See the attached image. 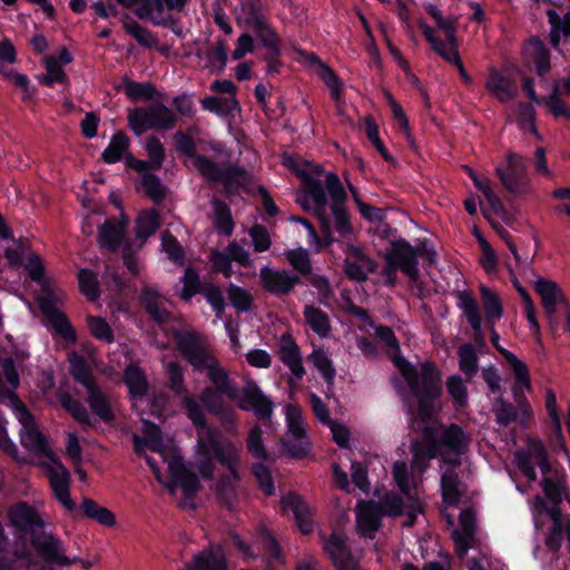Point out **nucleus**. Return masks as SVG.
<instances>
[{
	"label": "nucleus",
	"instance_id": "e2e57ef3",
	"mask_svg": "<svg viewBox=\"0 0 570 570\" xmlns=\"http://www.w3.org/2000/svg\"><path fill=\"white\" fill-rule=\"evenodd\" d=\"M46 75L40 78V82L45 86H52L55 82L63 83L67 80L61 65L53 56L45 57Z\"/></svg>",
	"mask_w": 570,
	"mask_h": 570
},
{
	"label": "nucleus",
	"instance_id": "423d86ee",
	"mask_svg": "<svg viewBox=\"0 0 570 570\" xmlns=\"http://www.w3.org/2000/svg\"><path fill=\"white\" fill-rule=\"evenodd\" d=\"M174 340L181 356L196 370H203L216 357L207 338L197 332H175Z\"/></svg>",
	"mask_w": 570,
	"mask_h": 570
},
{
	"label": "nucleus",
	"instance_id": "a18cd8bd",
	"mask_svg": "<svg viewBox=\"0 0 570 570\" xmlns=\"http://www.w3.org/2000/svg\"><path fill=\"white\" fill-rule=\"evenodd\" d=\"M70 374L75 381L86 387V390L97 384L92 370L82 356H72L70 360Z\"/></svg>",
	"mask_w": 570,
	"mask_h": 570
},
{
	"label": "nucleus",
	"instance_id": "f3484780",
	"mask_svg": "<svg viewBox=\"0 0 570 570\" xmlns=\"http://www.w3.org/2000/svg\"><path fill=\"white\" fill-rule=\"evenodd\" d=\"M203 370L206 371V376L212 383L210 387L223 393L230 401L238 400L240 390L230 379L228 371L222 366L217 357L203 367Z\"/></svg>",
	"mask_w": 570,
	"mask_h": 570
},
{
	"label": "nucleus",
	"instance_id": "20e7f679",
	"mask_svg": "<svg viewBox=\"0 0 570 570\" xmlns=\"http://www.w3.org/2000/svg\"><path fill=\"white\" fill-rule=\"evenodd\" d=\"M197 449L202 455L213 453L217 462L234 476L236 471H240L242 448L229 440H219L214 429L208 428L205 435L198 438Z\"/></svg>",
	"mask_w": 570,
	"mask_h": 570
},
{
	"label": "nucleus",
	"instance_id": "c756f323",
	"mask_svg": "<svg viewBox=\"0 0 570 570\" xmlns=\"http://www.w3.org/2000/svg\"><path fill=\"white\" fill-rule=\"evenodd\" d=\"M87 393V402L92 413L106 423L112 422L115 420V413L111 409L110 394L102 391L98 384L90 386Z\"/></svg>",
	"mask_w": 570,
	"mask_h": 570
},
{
	"label": "nucleus",
	"instance_id": "dca6fc26",
	"mask_svg": "<svg viewBox=\"0 0 570 570\" xmlns=\"http://www.w3.org/2000/svg\"><path fill=\"white\" fill-rule=\"evenodd\" d=\"M382 505L376 501H360L356 505V527L361 535L373 539L382 525Z\"/></svg>",
	"mask_w": 570,
	"mask_h": 570
},
{
	"label": "nucleus",
	"instance_id": "393cba45",
	"mask_svg": "<svg viewBox=\"0 0 570 570\" xmlns=\"http://www.w3.org/2000/svg\"><path fill=\"white\" fill-rule=\"evenodd\" d=\"M127 223V219L118 220L115 217L106 219L99 228V245L110 252H116L124 240Z\"/></svg>",
	"mask_w": 570,
	"mask_h": 570
},
{
	"label": "nucleus",
	"instance_id": "4d7b16f0",
	"mask_svg": "<svg viewBox=\"0 0 570 570\" xmlns=\"http://www.w3.org/2000/svg\"><path fill=\"white\" fill-rule=\"evenodd\" d=\"M62 407L79 423L91 426L90 415L85 405L68 393L60 395Z\"/></svg>",
	"mask_w": 570,
	"mask_h": 570
},
{
	"label": "nucleus",
	"instance_id": "1a4fd4ad",
	"mask_svg": "<svg viewBox=\"0 0 570 570\" xmlns=\"http://www.w3.org/2000/svg\"><path fill=\"white\" fill-rule=\"evenodd\" d=\"M49 460L50 462L42 463V468L46 470L50 488L62 507L73 513L77 511V505L70 497V473L57 455Z\"/></svg>",
	"mask_w": 570,
	"mask_h": 570
},
{
	"label": "nucleus",
	"instance_id": "37998d69",
	"mask_svg": "<svg viewBox=\"0 0 570 570\" xmlns=\"http://www.w3.org/2000/svg\"><path fill=\"white\" fill-rule=\"evenodd\" d=\"M122 27L142 47L154 48L158 43V39L149 29L131 19L128 14H125Z\"/></svg>",
	"mask_w": 570,
	"mask_h": 570
},
{
	"label": "nucleus",
	"instance_id": "0e129e2a",
	"mask_svg": "<svg viewBox=\"0 0 570 570\" xmlns=\"http://www.w3.org/2000/svg\"><path fill=\"white\" fill-rule=\"evenodd\" d=\"M308 360L321 372L326 383L328 385H332L334 382L336 371L332 364V361L328 358L327 354L323 350L318 348L313 351V353L308 355Z\"/></svg>",
	"mask_w": 570,
	"mask_h": 570
},
{
	"label": "nucleus",
	"instance_id": "a878e982",
	"mask_svg": "<svg viewBox=\"0 0 570 570\" xmlns=\"http://www.w3.org/2000/svg\"><path fill=\"white\" fill-rule=\"evenodd\" d=\"M485 88L500 101L508 102L518 94L515 82L495 69H491Z\"/></svg>",
	"mask_w": 570,
	"mask_h": 570
},
{
	"label": "nucleus",
	"instance_id": "b1692460",
	"mask_svg": "<svg viewBox=\"0 0 570 570\" xmlns=\"http://www.w3.org/2000/svg\"><path fill=\"white\" fill-rule=\"evenodd\" d=\"M281 505L283 510H292L302 533L308 534L313 531L312 510L299 495L289 493L281 500Z\"/></svg>",
	"mask_w": 570,
	"mask_h": 570
},
{
	"label": "nucleus",
	"instance_id": "bb28decb",
	"mask_svg": "<svg viewBox=\"0 0 570 570\" xmlns=\"http://www.w3.org/2000/svg\"><path fill=\"white\" fill-rule=\"evenodd\" d=\"M535 292L541 297L542 306L547 314L552 315L557 311V304L558 303H564L566 305V298L558 286V284L553 281L538 277V279L534 283ZM569 306H567L568 308Z\"/></svg>",
	"mask_w": 570,
	"mask_h": 570
},
{
	"label": "nucleus",
	"instance_id": "58836bf2",
	"mask_svg": "<svg viewBox=\"0 0 570 570\" xmlns=\"http://www.w3.org/2000/svg\"><path fill=\"white\" fill-rule=\"evenodd\" d=\"M561 85L556 81L552 87V91L548 97L541 98V105H544L548 112L551 114L556 119L563 118L570 121V107L562 99Z\"/></svg>",
	"mask_w": 570,
	"mask_h": 570
},
{
	"label": "nucleus",
	"instance_id": "9d476101",
	"mask_svg": "<svg viewBox=\"0 0 570 570\" xmlns=\"http://www.w3.org/2000/svg\"><path fill=\"white\" fill-rule=\"evenodd\" d=\"M259 282L262 288L277 297L291 295L302 278L288 269H276L263 266L259 269Z\"/></svg>",
	"mask_w": 570,
	"mask_h": 570
},
{
	"label": "nucleus",
	"instance_id": "774afa93",
	"mask_svg": "<svg viewBox=\"0 0 570 570\" xmlns=\"http://www.w3.org/2000/svg\"><path fill=\"white\" fill-rule=\"evenodd\" d=\"M168 389L176 395H184L187 392L184 380V370L177 362H169L167 364Z\"/></svg>",
	"mask_w": 570,
	"mask_h": 570
},
{
	"label": "nucleus",
	"instance_id": "6e6552de",
	"mask_svg": "<svg viewBox=\"0 0 570 570\" xmlns=\"http://www.w3.org/2000/svg\"><path fill=\"white\" fill-rule=\"evenodd\" d=\"M286 420L288 430L283 439V445L292 458L302 459L308 453V441L301 409L287 405Z\"/></svg>",
	"mask_w": 570,
	"mask_h": 570
},
{
	"label": "nucleus",
	"instance_id": "f704fd0d",
	"mask_svg": "<svg viewBox=\"0 0 570 570\" xmlns=\"http://www.w3.org/2000/svg\"><path fill=\"white\" fill-rule=\"evenodd\" d=\"M460 307L463 311L469 324L474 331L475 338L482 337L481 330V314L475 298L472 296L471 292L463 291L460 292L459 295Z\"/></svg>",
	"mask_w": 570,
	"mask_h": 570
},
{
	"label": "nucleus",
	"instance_id": "9b49d317",
	"mask_svg": "<svg viewBox=\"0 0 570 570\" xmlns=\"http://www.w3.org/2000/svg\"><path fill=\"white\" fill-rule=\"evenodd\" d=\"M236 400V405L243 411H252L262 421H269L273 414V402L266 396L254 381H247Z\"/></svg>",
	"mask_w": 570,
	"mask_h": 570
},
{
	"label": "nucleus",
	"instance_id": "052dcab7",
	"mask_svg": "<svg viewBox=\"0 0 570 570\" xmlns=\"http://www.w3.org/2000/svg\"><path fill=\"white\" fill-rule=\"evenodd\" d=\"M428 13L434 19L436 26L444 31L445 38L456 37V29L459 20L454 16L443 17L441 10L435 4L426 7Z\"/></svg>",
	"mask_w": 570,
	"mask_h": 570
},
{
	"label": "nucleus",
	"instance_id": "e433bc0d",
	"mask_svg": "<svg viewBox=\"0 0 570 570\" xmlns=\"http://www.w3.org/2000/svg\"><path fill=\"white\" fill-rule=\"evenodd\" d=\"M412 461L411 468L413 471L422 474L429 468L430 460L434 459L438 454V449L433 445L423 443L420 440H414L411 443Z\"/></svg>",
	"mask_w": 570,
	"mask_h": 570
},
{
	"label": "nucleus",
	"instance_id": "13d9d810",
	"mask_svg": "<svg viewBox=\"0 0 570 570\" xmlns=\"http://www.w3.org/2000/svg\"><path fill=\"white\" fill-rule=\"evenodd\" d=\"M78 282L80 292L91 302L100 296L99 282L97 275L87 268L80 269L78 273Z\"/></svg>",
	"mask_w": 570,
	"mask_h": 570
},
{
	"label": "nucleus",
	"instance_id": "5701e85b",
	"mask_svg": "<svg viewBox=\"0 0 570 570\" xmlns=\"http://www.w3.org/2000/svg\"><path fill=\"white\" fill-rule=\"evenodd\" d=\"M39 307L55 331L67 341L76 340V332L67 316L48 297L39 298Z\"/></svg>",
	"mask_w": 570,
	"mask_h": 570
},
{
	"label": "nucleus",
	"instance_id": "de8ad7c7",
	"mask_svg": "<svg viewBox=\"0 0 570 570\" xmlns=\"http://www.w3.org/2000/svg\"><path fill=\"white\" fill-rule=\"evenodd\" d=\"M200 104L205 110L218 115H228L235 110L240 109L239 101L236 97L223 98L216 96H207L200 100Z\"/></svg>",
	"mask_w": 570,
	"mask_h": 570
},
{
	"label": "nucleus",
	"instance_id": "4c0bfd02",
	"mask_svg": "<svg viewBox=\"0 0 570 570\" xmlns=\"http://www.w3.org/2000/svg\"><path fill=\"white\" fill-rule=\"evenodd\" d=\"M470 439L458 424L444 428L440 435V445L448 448L456 454H461L468 446Z\"/></svg>",
	"mask_w": 570,
	"mask_h": 570
},
{
	"label": "nucleus",
	"instance_id": "338daca9",
	"mask_svg": "<svg viewBox=\"0 0 570 570\" xmlns=\"http://www.w3.org/2000/svg\"><path fill=\"white\" fill-rule=\"evenodd\" d=\"M125 94L131 100H151L156 94V87L151 82L125 81Z\"/></svg>",
	"mask_w": 570,
	"mask_h": 570
},
{
	"label": "nucleus",
	"instance_id": "c03bdc74",
	"mask_svg": "<svg viewBox=\"0 0 570 570\" xmlns=\"http://www.w3.org/2000/svg\"><path fill=\"white\" fill-rule=\"evenodd\" d=\"M547 512L552 521V527L546 538V546L552 551H558L562 544V533L563 530L566 531V524H563L560 507H551Z\"/></svg>",
	"mask_w": 570,
	"mask_h": 570
},
{
	"label": "nucleus",
	"instance_id": "a211bd4d",
	"mask_svg": "<svg viewBox=\"0 0 570 570\" xmlns=\"http://www.w3.org/2000/svg\"><path fill=\"white\" fill-rule=\"evenodd\" d=\"M181 570H228L227 559L219 544H209L186 562Z\"/></svg>",
	"mask_w": 570,
	"mask_h": 570
},
{
	"label": "nucleus",
	"instance_id": "6e6d98bb",
	"mask_svg": "<svg viewBox=\"0 0 570 570\" xmlns=\"http://www.w3.org/2000/svg\"><path fill=\"white\" fill-rule=\"evenodd\" d=\"M469 176L472 178L474 186L484 195L490 207L499 213L503 210V204L501 199L495 195L491 188V181L488 178L479 177L470 167L465 166Z\"/></svg>",
	"mask_w": 570,
	"mask_h": 570
},
{
	"label": "nucleus",
	"instance_id": "603ef678",
	"mask_svg": "<svg viewBox=\"0 0 570 570\" xmlns=\"http://www.w3.org/2000/svg\"><path fill=\"white\" fill-rule=\"evenodd\" d=\"M174 140H175L177 150L181 155L190 158L193 160V165H194L195 169L199 173L198 158H203V159H209V158L196 153V144H195L194 138L190 135H188L187 132L177 131L174 135Z\"/></svg>",
	"mask_w": 570,
	"mask_h": 570
},
{
	"label": "nucleus",
	"instance_id": "ddd939ff",
	"mask_svg": "<svg viewBox=\"0 0 570 570\" xmlns=\"http://www.w3.org/2000/svg\"><path fill=\"white\" fill-rule=\"evenodd\" d=\"M168 469L173 479V483L167 485L169 492L175 493L176 487L179 485L185 498L183 504L194 509V497L202 489L197 475L188 470L179 459H174L169 463Z\"/></svg>",
	"mask_w": 570,
	"mask_h": 570
},
{
	"label": "nucleus",
	"instance_id": "680f3d73",
	"mask_svg": "<svg viewBox=\"0 0 570 570\" xmlns=\"http://www.w3.org/2000/svg\"><path fill=\"white\" fill-rule=\"evenodd\" d=\"M445 386L453 403L458 407H465L468 405V389L461 376H449L445 381Z\"/></svg>",
	"mask_w": 570,
	"mask_h": 570
},
{
	"label": "nucleus",
	"instance_id": "f03ea898",
	"mask_svg": "<svg viewBox=\"0 0 570 570\" xmlns=\"http://www.w3.org/2000/svg\"><path fill=\"white\" fill-rule=\"evenodd\" d=\"M393 363L417 402V419L422 423L431 422L440 411L436 402L443 393L441 371L433 362H422L415 366L401 355H395Z\"/></svg>",
	"mask_w": 570,
	"mask_h": 570
},
{
	"label": "nucleus",
	"instance_id": "f257e3e1",
	"mask_svg": "<svg viewBox=\"0 0 570 570\" xmlns=\"http://www.w3.org/2000/svg\"><path fill=\"white\" fill-rule=\"evenodd\" d=\"M8 518L12 527L21 532H30V543L37 554L49 566L69 567L81 564L88 569L92 563L79 557H68L65 551L63 542L51 532L36 530L43 528V521L38 512L26 502L11 507L8 511Z\"/></svg>",
	"mask_w": 570,
	"mask_h": 570
},
{
	"label": "nucleus",
	"instance_id": "473e14b6",
	"mask_svg": "<svg viewBox=\"0 0 570 570\" xmlns=\"http://www.w3.org/2000/svg\"><path fill=\"white\" fill-rule=\"evenodd\" d=\"M441 490L443 502L448 505H456L464 494L459 474L453 469H448L441 476Z\"/></svg>",
	"mask_w": 570,
	"mask_h": 570
},
{
	"label": "nucleus",
	"instance_id": "7ed1b4c3",
	"mask_svg": "<svg viewBox=\"0 0 570 570\" xmlns=\"http://www.w3.org/2000/svg\"><path fill=\"white\" fill-rule=\"evenodd\" d=\"M127 119L129 128L137 136L150 129L169 130L177 122L175 112L161 102L131 109Z\"/></svg>",
	"mask_w": 570,
	"mask_h": 570
},
{
	"label": "nucleus",
	"instance_id": "f8f14e48",
	"mask_svg": "<svg viewBox=\"0 0 570 570\" xmlns=\"http://www.w3.org/2000/svg\"><path fill=\"white\" fill-rule=\"evenodd\" d=\"M405 497L407 499L406 503L400 495L387 493L377 503L382 505L383 515L395 518L404 514L403 527H412L416 521L417 514L423 512V505L415 495Z\"/></svg>",
	"mask_w": 570,
	"mask_h": 570
},
{
	"label": "nucleus",
	"instance_id": "7c9ffc66",
	"mask_svg": "<svg viewBox=\"0 0 570 570\" xmlns=\"http://www.w3.org/2000/svg\"><path fill=\"white\" fill-rule=\"evenodd\" d=\"M304 190L312 198L314 203V210L324 227L327 226V197L322 183L311 176L303 179Z\"/></svg>",
	"mask_w": 570,
	"mask_h": 570
},
{
	"label": "nucleus",
	"instance_id": "864d4df0",
	"mask_svg": "<svg viewBox=\"0 0 570 570\" xmlns=\"http://www.w3.org/2000/svg\"><path fill=\"white\" fill-rule=\"evenodd\" d=\"M458 355L461 372L466 376V381H471L479 368L474 347L471 344H463L459 347Z\"/></svg>",
	"mask_w": 570,
	"mask_h": 570
},
{
	"label": "nucleus",
	"instance_id": "4be33fe9",
	"mask_svg": "<svg viewBox=\"0 0 570 570\" xmlns=\"http://www.w3.org/2000/svg\"><path fill=\"white\" fill-rule=\"evenodd\" d=\"M475 533V514L471 509H465L460 513V529L452 533L455 543V552L463 558L472 547Z\"/></svg>",
	"mask_w": 570,
	"mask_h": 570
},
{
	"label": "nucleus",
	"instance_id": "49530a36",
	"mask_svg": "<svg viewBox=\"0 0 570 570\" xmlns=\"http://www.w3.org/2000/svg\"><path fill=\"white\" fill-rule=\"evenodd\" d=\"M284 255L285 259L296 272V275L307 277L312 274L313 265L307 249L299 247L287 250Z\"/></svg>",
	"mask_w": 570,
	"mask_h": 570
},
{
	"label": "nucleus",
	"instance_id": "412c9836",
	"mask_svg": "<svg viewBox=\"0 0 570 570\" xmlns=\"http://www.w3.org/2000/svg\"><path fill=\"white\" fill-rule=\"evenodd\" d=\"M22 429L20 432L21 444L29 451L37 455H45L48 459L53 458L56 454L48 446L45 435L39 431L33 422V417L29 420H21Z\"/></svg>",
	"mask_w": 570,
	"mask_h": 570
},
{
	"label": "nucleus",
	"instance_id": "5fc2aeb1",
	"mask_svg": "<svg viewBox=\"0 0 570 570\" xmlns=\"http://www.w3.org/2000/svg\"><path fill=\"white\" fill-rule=\"evenodd\" d=\"M257 38L266 47L267 52L279 55V38L276 32L269 27L267 20L250 26Z\"/></svg>",
	"mask_w": 570,
	"mask_h": 570
},
{
	"label": "nucleus",
	"instance_id": "69168bd1",
	"mask_svg": "<svg viewBox=\"0 0 570 570\" xmlns=\"http://www.w3.org/2000/svg\"><path fill=\"white\" fill-rule=\"evenodd\" d=\"M181 282L184 286L180 292V298L183 301L189 302L194 295L198 293L200 294L203 291V284L199 281V275L196 269L191 267L185 269Z\"/></svg>",
	"mask_w": 570,
	"mask_h": 570
},
{
	"label": "nucleus",
	"instance_id": "72a5a7b5",
	"mask_svg": "<svg viewBox=\"0 0 570 570\" xmlns=\"http://www.w3.org/2000/svg\"><path fill=\"white\" fill-rule=\"evenodd\" d=\"M210 204L213 206V224L215 228L220 234L230 236L234 232L235 223L229 206L217 197H213Z\"/></svg>",
	"mask_w": 570,
	"mask_h": 570
},
{
	"label": "nucleus",
	"instance_id": "8fccbe9b",
	"mask_svg": "<svg viewBox=\"0 0 570 570\" xmlns=\"http://www.w3.org/2000/svg\"><path fill=\"white\" fill-rule=\"evenodd\" d=\"M125 384L134 396H144L148 391V382L144 372L137 366H128L125 370Z\"/></svg>",
	"mask_w": 570,
	"mask_h": 570
},
{
	"label": "nucleus",
	"instance_id": "0eeeda50",
	"mask_svg": "<svg viewBox=\"0 0 570 570\" xmlns=\"http://www.w3.org/2000/svg\"><path fill=\"white\" fill-rule=\"evenodd\" d=\"M503 187L511 194L524 196L530 193V179L528 177L527 164L522 156L515 153H509L507 156V167L495 169Z\"/></svg>",
	"mask_w": 570,
	"mask_h": 570
},
{
	"label": "nucleus",
	"instance_id": "aec40b11",
	"mask_svg": "<svg viewBox=\"0 0 570 570\" xmlns=\"http://www.w3.org/2000/svg\"><path fill=\"white\" fill-rule=\"evenodd\" d=\"M419 27L425 37L426 41L431 45L433 51H435L443 60L449 63L456 65L460 60L459 42L458 38H445V41L436 37L435 30L425 22H420Z\"/></svg>",
	"mask_w": 570,
	"mask_h": 570
},
{
	"label": "nucleus",
	"instance_id": "2eb2a0df",
	"mask_svg": "<svg viewBox=\"0 0 570 570\" xmlns=\"http://www.w3.org/2000/svg\"><path fill=\"white\" fill-rule=\"evenodd\" d=\"M344 272L346 276L355 282L362 283L367 279L368 274L376 271V263L364 253L361 247L346 244L344 249Z\"/></svg>",
	"mask_w": 570,
	"mask_h": 570
},
{
	"label": "nucleus",
	"instance_id": "ea45409f",
	"mask_svg": "<svg viewBox=\"0 0 570 570\" xmlns=\"http://www.w3.org/2000/svg\"><path fill=\"white\" fill-rule=\"evenodd\" d=\"M81 511L83 517L95 520L101 525L114 527L116 524V515L90 498L82 499Z\"/></svg>",
	"mask_w": 570,
	"mask_h": 570
},
{
	"label": "nucleus",
	"instance_id": "3c124183",
	"mask_svg": "<svg viewBox=\"0 0 570 570\" xmlns=\"http://www.w3.org/2000/svg\"><path fill=\"white\" fill-rule=\"evenodd\" d=\"M159 226L160 222L158 212H144L139 214L138 218L136 219V237L146 239L154 235Z\"/></svg>",
	"mask_w": 570,
	"mask_h": 570
},
{
	"label": "nucleus",
	"instance_id": "c85d7f7f",
	"mask_svg": "<svg viewBox=\"0 0 570 570\" xmlns=\"http://www.w3.org/2000/svg\"><path fill=\"white\" fill-rule=\"evenodd\" d=\"M491 342L494 347L499 351V353L504 357V360L512 367L513 373L515 375L517 384L528 390L531 389V380L530 373L527 364L519 360L512 352L499 346V335L494 330V325L491 326Z\"/></svg>",
	"mask_w": 570,
	"mask_h": 570
},
{
	"label": "nucleus",
	"instance_id": "79ce46f5",
	"mask_svg": "<svg viewBox=\"0 0 570 570\" xmlns=\"http://www.w3.org/2000/svg\"><path fill=\"white\" fill-rule=\"evenodd\" d=\"M480 293L487 323L493 326L494 323L499 321L503 314L501 299L495 292L484 285L480 286Z\"/></svg>",
	"mask_w": 570,
	"mask_h": 570
},
{
	"label": "nucleus",
	"instance_id": "c9c22d12",
	"mask_svg": "<svg viewBox=\"0 0 570 570\" xmlns=\"http://www.w3.org/2000/svg\"><path fill=\"white\" fill-rule=\"evenodd\" d=\"M303 315L306 324L320 337H327L330 335L332 330L331 321L324 311L314 305H306Z\"/></svg>",
	"mask_w": 570,
	"mask_h": 570
},
{
	"label": "nucleus",
	"instance_id": "bf43d9fd",
	"mask_svg": "<svg viewBox=\"0 0 570 570\" xmlns=\"http://www.w3.org/2000/svg\"><path fill=\"white\" fill-rule=\"evenodd\" d=\"M181 405L185 410L187 417L193 422L196 428L205 429L207 431V422L202 405L188 393L181 395Z\"/></svg>",
	"mask_w": 570,
	"mask_h": 570
},
{
	"label": "nucleus",
	"instance_id": "4468645a",
	"mask_svg": "<svg viewBox=\"0 0 570 570\" xmlns=\"http://www.w3.org/2000/svg\"><path fill=\"white\" fill-rule=\"evenodd\" d=\"M384 259L400 268L412 282H417L420 277L419 261L415 258L414 247L409 242L403 238L392 242Z\"/></svg>",
	"mask_w": 570,
	"mask_h": 570
},
{
	"label": "nucleus",
	"instance_id": "2f4dec72",
	"mask_svg": "<svg viewBox=\"0 0 570 570\" xmlns=\"http://www.w3.org/2000/svg\"><path fill=\"white\" fill-rule=\"evenodd\" d=\"M240 481V471L222 474L215 484V492L222 504L232 509L237 499V487Z\"/></svg>",
	"mask_w": 570,
	"mask_h": 570
},
{
	"label": "nucleus",
	"instance_id": "cd10ccee",
	"mask_svg": "<svg viewBox=\"0 0 570 570\" xmlns=\"http://www.w3.org/2000/svg\"><path fill=\"white\" fill-rule=\"evenodd\" d=\"M160 294L151 288L144 287L140 294V303L146 313L158 324H165L170 320V312L164 307V302Z\"/></svg>",
	"mask_w": 570,
	"mask_h": 570
},
{
	"label": "nucleus",
	"instance_id": "09e8293b",
	"mask_svg": "<svg viewBox=\"0 0 570 570\" xmlns=\"http://www.w3.org/2000/svg\"><path fill=\"white\" fill-rule=\"evenodd\" d=\"M324 551L332 560L333 564L352 556L346 540L338 533H332L324 542Z\"/></svg>",
	"mask_w": 570,
	"mask_h": 570
},
{
	"label": "nucleus",
	"instance_id": "a19ab883",
	"mask_svg": "<svg viewBox=\"0 0 570 570\" xmlns=\"http://www.w3.org/2000/svg\"><path fill=\"white\" fill-rule=\"evenodd\" d=\"M130 140L124 131H117L112 135L107 148L102 151L101 158L106 164H115L128 154Z\"/></svg>",
	"mask_w": 570,
	"mask_h": 570
},
{
	"label": "nucleus",
	"instance_id": "6ab92c4d",
	"mask_svg": "<svg viewBox=\"0 0 570 570\" xmlns=\"http://www.w3.org/2000/svg\"><path fill=\"white\" fill-rule=\"evenodd\" d=\"M278 357L289 368L294 379H303L306 371L303 365L301 350L289 333L282 334L279 338Z\"/></svg>",
	"mask_w": 570,
	"mask_h": 570
},
{
	"label": "nucleus",
	"instance_id": "39448f33",
	"mask_svg": "<svg viewBox=\"0 0 570 570\" xmlns=\"http://www.w3.org/2000/svg\"><path fill=\"white\" fill-rule=\"evenodd\" d=\"M198 165L199 174L207 181L223 184L227 197L237 194L250 179L248 171L237 165L222 168L216 161L203 158H198Z\"/></svg>",
	"mask_w": 570,
	"mask_h": 570
}]
</instances>
